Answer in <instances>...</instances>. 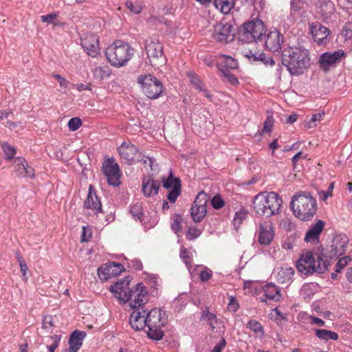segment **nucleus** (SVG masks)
<instances>
[{
  "mask_svg": "<svg viewBox=\"0 0 352 352\" xmlns=\"http://www.w3.org/2000/svg\"><path fill=\"white\" fill-rule=\"evenodd\" d=\"M129 283V277H124L111 285L110 291L120 302H128L129 307L134 309L142 308L148 299L146 287L142 283H138L130 288Z\"/></svg>",
  "mask_w": 352,
  "mask_h": 352,
  "instance_id": "obj_1",
  "label": "nucleus"
},
{
  "mask_svg": "<svg viewBox=\"0 0 352 352\" xmlns=\"http://www.w3.org/2000/svg\"><path fill=\"white\" fill-rule=\"evenodd\" d=\"M282 63L292 76L304 74L311 65L309 50L303 46H292L282 52Z\"/></svg>",
  "mask_w": 352,
  "mask_h": 352,
  "instance_id": "obj_2",
  "label": "nucleus"
},
{
  "mask_svg": "<svg viewBox=\"0 0 352 352\" xmlns=\"http://www.w3.org/2000/svg\"><path fill=\"white\" fill-rule=\"evenodd\" d=\"M291 208L296 217L308 221L314 218L318 207L316 199L309 192L300 191L293 195Z\"/></svg>",
  "mask_w": 352,
  "mask_h": 352,
  "instance_id": "obj_3",
  "label": "nucleus"
},
{
  "mask_svg": "<svg viewBox=\"0 0 352 352\" xmlns=\"http://www.w3.org/2000/svg\"><path fill=\"white\" fill-rule=\"evenodd\" d=\"M282 204L283 199L274 192H261L254 196L253 201L254 212L267 217L277 214Z\"/></svg>",
  "mask_w": 352,
  "mask_h": 352,
  "instance_id": "obj_4",
  "label": "nucleus"
},
{
  "mask_svg": "<svg viewBox=\"0 0 352 352\" xmlns=\"http://www.w3.org/2000/svg\"><path fill=\"white\" fill-rule=\"evenodd\" d=\"M328 266L329 263L322 253L311 251L302 254L296 263L297 270L307 276L315 272L322 274L327 270Z\"/></svg>",
  "mask_w": 352,
  "mask_h": 352,
  "instance_id": "obj_5",
  "label": "nucleus"
},
{
  "mask_svg": "<svg viewBox=\"0 0 352 352\" xmlns=\"http://www.w3.org/2000/svg\"><path fill=\"white\" fill-rule=\"evenodd\" d=\"M133 51L129 43L118 40L107 47L105 56L112 66L119 68L125 66L132 58Z\"/></svg>",
  "mask_w": 352,
  "mask_h": 352,
  "instance_id": "obj_6",
  "label": "nucleus"
},
{
  "mask_svg": "<svg viewBox=\"0 0 352 352\" xmlns=\"http://www.w3.org/2000/svg\"><path fill=\"white\" fill-rule=\"evenodd\" d=\"M165 312L160 309L155 308L146 312L147 330L148 338L159 340L164 336L162 329L166 323Z\"/></svg>",
  "mask_w": 352,
  "mask_h": 352,
  "instance_id": "obj_7",
  "label": "nucleus"
},
{
  "mask_svg": "<svg viewBox=\"0 0 352 352\" xmlns=\"http://www.w3.org/2000/svg\"><path fill=\"white\" fill-rule=\"evenodd\" d=\"M265 32L266 29L261 20H252L241 26L239 32V39L243 43L263 41L265 38Z\"/></svg>",
  "mask_w": 352,
  "mask_h": 352,
  "instance_id": "obj_8",
  "label": "nucleus"
},
{
  "mask_svg": "<svg viewBox=\"0 0 352 352\" xmlns=\"http://www.w3.org/2000/svg\"><path fill=\"white\" fill-rule=\"evenodd\" d=\"M144 48L150 63L158 65L164 60L163 45L157 37H149L144 42Z\"/></svg>",
  "mask_w": 352,
  "mask_h": 352,
  "instance_id": "obj_9",
  "label": "nucleus"
},
{
  "mask_svg": "<svg viewBox=\"0 0 352 352\" xmlns=\"http://www.w3.org/2000/svg\"><path fill=\"white\" fill-rule=\"evenodd\" d=\"M138 82L142 85L144 94L151 99L157 98L162 92L161 82L152 75H146L138 78Z\"/></svg>",
  "mask_w": 352,
  "mask_h": 352,
  "instance_id": "obj_10",
  "label": "nucleus"
},
{
  "mask_svg": "<svg viewBox=\"0 0 352 352\" xmlns=\"http://www.w3.org/2000/svg\"><path fill=\"white\" fill-rule=\"evenodd\" d=\"M274 227L272 221L264 219L257 223L256 236L259 244L267 245L272 243L274 237Z\"/></svg>",
  "mask_w": 352,
  "mask_h": 352,
  "instance_id": "obj_11",
  "label": "nucleus"
},
{
  "mask_svg": "<svg viewBox=\"0 0 352 352\" xmlns=\"http://www.w3.org/2000/svg\"><path fill=\"white\" fill-rule=\"evenodd\" d=\"M208 195L201 190L196 195L194 204L190 208V215L195 222H200L207 214Z\"/></svg>",
  "mask_w": 352,
  "mask_h": 352,
  "instance_id": "obj_12",
  "label": "nucleus"
},
{
  "mask_svg": "<svg viewBox=\"0 0 352 352\" xmlns=\"http://www.w3.org/2000/svg\"><path fill=\"white\" fill-rule=\"evenodd\" d=\"M212 37L219 42L227 43L232 41L234 37L232 25L225 21H221L214 25Z\"/></svg>",
  "mask_w": 352,
  "mask_h": 352,
  "instance_id": "obj_13",
  "label": "nucleus"
},
{
  "mask_svg": "<svg viewBox=\"0 0 352 352\" xmlns=\"http://www.w3.org/2000/svg\"><path fill=\"white\" fill-rule=\"evenodd\" d=\"M309 32L314 41L318 45H325L329 40L330 30L321 23L316 22L309 23Z\"/></svg>",
  "mask_w": 352,
  "mask_h": 352,
  "instance_id": "obj_14",
  "label": "nucleus"
},
{
  "mask_svg": "<svg viewBox=\"0 0 352 352\" xmlns=\"http://www.w3.org/2000/svg\"><path fill=\"white\" fill-rule=\"evenodd\" d=\"M118 151L122 160L127 164H132L140 154L138 148L130 142H124L118 148Z\"/></svg>",
  "mask_w": 352,
  "mask_h": 352,
  "instance_id": "obj_15",
  "label": "nucleus"
},
{
  "mask_svg": "<svg viewBox=\"0 0 352 352\" xmlns=\"http://www.w3.org/2000/svg\"><path fill=\"white\" fill-rule=\"evenodd\" d=\"M124 270L122 264L109 263L101 265L98 270V275L102 281H107L113 276L122 273Z\"/></svg>",
  "mask_w": 352,
  "mask_h": 352,
  "instance_id": "obj_16",
  "label": "nucleus"
},
{
  "mask_svg": "<svg viewBox=\"0 0 352 352\" xmlns=\"http://www.w3.org/2000/svg\"><path fill=\"white\" fill-rule=\"evenodd\" d=\"M200 320L209 326L211 331H214L217 329V333H223V323L217 318L214 314L209 311L208 307L202 311Z\"/></svg>",
  "mask_w": 352,
  "mask_h": 352,
  "instance_id": "obj_17",
  "label": "nucleus"
},
{
  "mask_svg": "<svg viewBox=\"0 0 352 352\" xmlns=\"http://www.w3.org/2000/svg\"><path fill=\"white\" fill-rule=\"evenodd\" d=\"M344 52L342 50L333 52H325L320 55L319 63L320 67L325 72H327L331 67L340 61L342 57L344 56Z\"/></svg>",
  "mask_w": 352,
  "mask_h": 352,
  "instance_id": "obj_18",
  "label": "nucleus"
},
{
  "mask_svg": "<svg viewBox=\"0 0 352 352\" xmlns=\"http://www.w3.org/2000/svg\"><path fill=\"white\" fill-rule=\"evenodd\" d=\"M81 45L88 55L96 57L100 51L98 37L87 34L81 38Z\"/></svg>",
  "mask_w": 352,
  "mask_h": 352,
  "instance_id": "obj_19",
  "label": "nucleus"
},
{
  "mask_svg": "<svg viewBox=\"0 0 352 352\" xmlns=\"http://www.w3.org/2000/svg\"><path fill=\"white\" fill-rule=\"evenodd\" d=\"M164 187L170 190L167 199L171 203H175L179 195H181V180L179 177H167L164 181Z\"/></svg>",
  "mask_w": 352,
  "mask_h": 352,
  "instance_id": "obj_20",
  "label": "nucleus"
},
{
  "mask_svg": "<svg viewBox=\"0 0 352 352\" xmlns=\"http://www.w3.org/2000/svg\"><path fill=\"white\" fill-rule=\"evenodd\" d=\"M83 207L88 210V212H92L94 214L101 212V202L98 195L95 194L92 185L89 186V192L85 201L83 202Z\"/></svg>",
  "mask_w": 352,
  "mask_h": 352,
  "instance_id": "obj_21",
  "label": "nucleus"
},
{
  "mask_svg": "<svg viewBox=\"0 0 352 352\" xmlns=\"http://www.w3.org/2000/svg\"><path fill=\"white\" fill-rule=\"evenodd\" d=\"M131 327L135 331L147 328L146 311L142 308L134 309L129 318Z\"/></svg>",
  "mask_w": 352,
  "mask_h": 352,
  "instance_id": "obj_22",
  "label": "nucleus"
},
{
  "mask_svg": "<svg viewBox=\"0 0 352 352\" xmlns=\"http://www.w3.org/2000/svg\"><path fill=\"white\" fill-rule=\"evenodd\" d=\"M263 40H265L266 48L273 52H279L281 48V45L283 43V36L278 31L274 30L265 35V38Z\"/></svg>",
  "mask_w": 352,
  "mask_h": 352,
  "instance_id": "obj_23",
  "label": "nucleus"
},
{
  "mask_svg": "<svg viewBox=\"0 0 352 352\" xmlns=\"http://www.w3.org/2000/svg\"><path fill=\"white\" fill-rule=\"evenodd\" d=\"M325 222L318 220L311 226L308 231L305 234L304 241L307 243L317 244L320 241V236L324 229Z\"/></svg>",
  "mask_w": 352,
  "mask_h": 352,
  "instance_id": "obj_24",
  "label": "nucleus"
},
{
  "mask_svg": "<svg viewBox=\"0 0 352 352\" xmlns=\"http://www.w3.org/2000/svg\"><path fill=\"white\" fill-rule=\"evenodd\" d=\"M349 239L344 234H340L333 238L331 250L333 256H340L345 254Z\"/></svg>",
  "mask_w": 352,
  "mask_h": 352,
  "instance_id": "obj_25",
  "label": "nucleus"
},
{
  "mask_svg": "<svg viewBox=\"0 0 352 352\" xmlns=\"http://www.w3.org/2000/svg\"><path fill=\"white\" fill-rule=\"evenodd\" d=\"M160 182L152 177H145L142 182V192L146 197H152L158 195Z\"/></svg>",
  "mask_w": 352,
  "mask_h": 352,
  "instance_id": "obj_26",
  "label": "nucleus"
},
{
  "mask_svg": "<svg viewBox=\"0 0 352 352\" xmlns=\"http://www.w3.org/2000/svg\"><path fill=\"white\" fill-rule=\"evenodd\" d=\"M294 274L295 271L288 265L277 267L274 272L275 279L280 284L290 282Z\"/></svg>",
  "mask_w": 352,
  "mask_h": 352,
  "instance_id": "obj_27",
  "label": "nucleus"
},
{
  "mask_svg": "<svg viewBox=\"0 0 352 352\" xmlns=\"http://www.w3.org/2000/svg\"><path fill=\"white\" fill-rule=\"evenodd\" d=\"M218 67L221 72L235 69L238 67L237 60L232 56L221 54L218 56Z\"/></svg>",
  "mask_w": 352,
  "mask_h": 352,
  "instance_id": "obj_28",
  "label": "nucleus"
},
{
  "mask_svg": "<svg viewBox=\"0 0 352 352\" xmlns=\"http://www.w3.org/2000/svg\"><path fill=\"white\" fill-rule=\"evenodd\" d=\"M86 336V332L80 331L78 330H76L72 333L69 340V352H77L79 351L82 344V340Z\"/></svg>",
  "mask_w": 352,
  "mask_h": 352,
  "instance_id": "obj_29",
  "label": "nucleus"
},
{
  "mask_svg": "<svg viewBox=\"0 0 352 352\" xmlns=\"http://www.w3.org/2000/svg\"><path fill=\"white\" fill-rule=\"evenodd\" d=\"M263 292H264L265 298H260L262 302H267V300L278 302L281 296L279 288L273 284L265 285L263 287Z\"/></svg>",
  "mask_w": 352,
  "mask_h": 352,
  "instance_id": "obj_30",
  "label": "nucleus"
},
{
  "mask_svg": "<svg viewBox=\"0 0 352 352\" xmlns=\"http://www.w3.org/2000/svg\"><path fill=\"white\" fill-rule=\"evenodd\" d=\"M102 170L105 176H121L119 165L113 157L104 161Z\"/></svg>",
  "mask_w": 352,
  "mask_h": 352,
  "instance_id": "obj_31",
  "label": "nucleus"
},
{
  "mask_svg": "<svg viewBox=\"0 0 352 352\" xmlns=\"http://www.w3.org/2000/svg\"><path fill=\"white\" fill-rule=\"evenodd\" d=\"M336 12L334 3L330 0H322L319 6L318 13L325 21L331 18Z\"/></svg>",
  "mask_w": 352,
  "mask_h": 352,
  "instance_id": "obj_32",
  "label": "nucleus"
},
{
  "mask_svg": "<svg viewBox=\"0 0 352 352\" xmlns=\"http://www.w3.org/2000/svg\"><path fill=\"white\" fill-rule=\"evenodd\" d=\"M17 161L18 162L15 165V167L16 168L18 175H25L26 176L34 175V169L28 165V164L23 158H19Z\"/></svg>",
  "mask_w": 352,
  "mask_h": 352,
  "instance_id": "obj_33",
  "label": "nucleus"
},
{
  "mask_svg": "<svg viewBox=\"0 0 352 352\" xmlns=\"http://www.w3.org/2000/svg\"><path fill=\"white\" fill-rule=\"evenodd\" d=\"M314 331L316 336L322 340H338L339 338L338 333L325 329H316Z\"/></svg>",
  "mask_w": 352,
  "mask_h": 352,
  "instance_id": "obj_34",
  "label": "nucleus"
},
{
  "mask_svg": "<svg viewBox=\"0 0 352 352\" xmlns=\"http://www.w3.org/2000/svg\"><path fill=\"white\" fill-rule=\"evenodd\" d=\"M216 8L223 14H228L234 6V0H213Z\"/></svg>",
  "mask_w": 352,
  "mask_h": 352,
  "instance_id": "obj_35",
  "label": "nucleus"
},
{
  "mask_svg": "<svg viewBox=\"0 0 352 352\" xmlns=\"http://www.w3.org/2000/svg\"><path fill=\"white\" fill-rule=\"evenodd\" d=\"M111 73V69L108 66L97 67L92 70L94 79L98 81L107 79L109 77Z\"/></svg>",
  "mask_w": 352,
  "mask_h": 352,
  "instance_id": "obj_36",
  "label": "nucleus"
},
{
  "mask_svg": "<svg viewBox=\"0 0 352 352\" xmlns=\"http://www.w3.org/2000/svg\"><path fill=\"white\" fill-rule=\"evenodd\" d=\"M246 327L255 333L256 338H263L265 336V330L260 322L250 320L246 324Z\"/></svg>",
  "mask_w": 352,
  "mask_h": 352,
  "instance_id": "obj_37",
  "label": "nucleus"
},
{
  "mask_svg": "<svg viewBox=\"0 0 352 352\" xmlns=\"http://www.w3.org/2000/svg\"><path fill=\"white\" fill-rule=\"evenodd\" d=\"M137 161L140 162L142 164V168H144L146 170H155L157 168V164H155V160L153 157H142L140 158V155L138 156Z\"/></svg>",
  "mask_w": 352,
  "mask_h": 352,
  "instance_id": "obj_38",
  "label": "nucleus"
},
{
  "mask_svg": "<svg viewBox=\"0 0 352 352\" xmlns=\"http://www.w3.org/2000/svg\"><path fill=\"white\" fill-rule=\"evenodd\" d=\"M125 6L131 12V13L134 14H140L143 8L142 3L141 2H133L131 0H127L125 2Z\"/></svg>",
  "mask_w": 352,
  "mask_h": 352,
  "instance_id": "obj_39",
  "label": "nucleus"
},
{
  "mask_svg": "<svg viewBox=\"0 0 352 352\" xmlns=\"http://www.w3.org/2000/svg\"><path fill=\"white\" fill-rule=\"evenodd\" d=\"M199 271L201 281L206 282L211 279L212 276V270H209L206 266L200 265L197 267Z\"/></svg>",
  "mask_w": 352,
  "mask_h": 352,
  "instance_id": "obj_40",
  "label": "nucleus"
},
{
  "mask_svg": "<svg viewBox=\"0 0 352 352\" xmlns=\"http://www.w3.org/2000/svg\"><path fill=\"white\" fill-rule=\"evenodd\" d=\"M16 258L18 263H19V265H20V269H21V272L22 274L23 280L25 281H27L28 280L27 273L28 271V265L19 252L16 253Z\"/></svg>",
  "mask_w": 352,
  "mask_h": 352,
  "instance_id": "obj_41",
  "label": "nucleus"
},
{
  "mask_svg": "<svg viewBox=\"0 0 352 352\" xmlns=\"http://www.w3.org/2000/svg\"><path fill=\"white\" fill-rule=\"evenodd\" d=\"M1 148L7 160H10L16 154L15 148L7 142L1 143Z\"/></svg>",
  "mask_w": 352,
  "mask_h": 352,
  "instance_id": "obj_42",
  "label": "nucleus"
},
{
  "mask_svg": "<svg viewBox=\"0 0 352 352\" xmlns=\"http://www.w3.org/2000/svg\"><path fill=\"white\" fill-rule=\"evenodd\" d=\"M324 116V112H320L318 113H316L312 115L311 119L307 121L305 124V126L308 129H311L317 126L318 123L320 122Z\"/></svg>",
  "mask_w": 352,
  "mask_h": 352,
  "instance_id": "obj_43",
  "label": "nucleus"
},
{
  "mask_svg": "<svg viewBox=\"0 0 352 352\" xmlns=\"http://www.w3.org/2000/svg\"><path fill=\"white\" fill-rule=\"evenodd\" d=\"M180 257L183 259L184 263L187 265L190 271L192 263L191 253L188 251L187 248L182 247L180 252Z\"/></svg>",
  "mask_w": 352,
  "mask_h": 352,
  "instance_id": "obj_44",
  "label": "nucleus"
},
{
  "mask_svg": "<svg viewBox=\"0 0 352 352\" xmlns=\"http://www.w3.org/2000/svg\"><path fill=\"white\" fill-rule=\"evenodd\" d=\"M334 188V184L332 182L328 186L327 190H321L318 192L320 200L322 201H327L328 197L333 196V190Z\"/></svg>",
  "mask_w": 352,
  "mask_h": 352,
  "instance_id": "obj_45",
  "label": "nucleus"
},
{
  "mask_svg": "<svg viewBox=\"0 0 352 352\" xmlns=\"http://www.w3.org/2000/svg\"><path fill=\"white\" fill-rule=\"evenodd\" d=\"M182 217L180 215L176 214L173 216V221L171 223V229L175 233H178L182 229Z\"/></svg>",
  "mask_w": 352,
  "mask_h": 352,
  "instance_id": "obj_46",
  "label": "nucleus"
},
{
  "mask_svg": "<svg viewBox=\"0 0 352 352\" xmlns=\"http://www.w3.org/2000/svg\"><path fill=\"white\" fill-rule=\"evenodd\" d=\"M130 213L132 214V216L135 218V219L141 220V217L142 216V206L140 204L135 203L130 208Z\"/></svg>",
  "mask_w": 352,
  "mask_h": 352,
  "instance_id": "obj_47",
  "label": "nucleus"
},
{
  "mask_svg": "<svg viewBox=\"0 0 352 352\" xmlns=\"http://www.w3.org/2000/svg\"><path fill=\"white\" fill-rule=\"evenodd\" d=\"M187 75L191 83L194 85L196 89L202 90V82L199 79V76L192 72H188Z\"/></svg>",
  "mask_w": 352,
  "mask_h": 352,
  "instance_id": "obj_48",
  "label": "nucleus"
},
{
  "mask_svg": "<svg viewBox=\"0 0 352 352\" xmlns=\"http://www.w3.org/2000/svg\"><path fill=\"white\" fill-rule=\"evenodd\" d=\"M201 230L195 226H190L188 229L186 237L188 240H193L199 236Z\"/></svg>",
  "mask_w": 352,
  "mask_h": 352,
  "instance_id": "obj_49",
  "label": "nucleus"
},
{
  "mask_svg": "<svg viewBox=\"0 0 352 352\" xmlns=\"http://www.w3.org/2000/svg\"><path fill=\"white\" fill-rule=\"evenodd\" d=\"M212 206L216 210H219L224 207L225 201L220 195H214L211 201Z\"/></svg>",
  "mask_w": 352,
  "mask_h": 352,
  "instance_id": "obj_50",
  "label": "nucleus"
},
{
  "mask_svg": "<svg viewBox=\"0 0 352 352\" xmlns=\"http://www.w3.org/2000/svg\"><path fill=\"white\" fill-rule=\"evenodd\" d=\"M258 61L262 62L266 66H274L275 64L274 60L271 56H267L264 53H260Z\"/></svg>",
  "mask_w": 352,
  "mask_h": 352,
  "instance_id": "obj_51",
  "label": "nucleus"
},
{
  "mask_svg": "<svg viewBox=\"0 0 352 352\" xmlns=\"http://www.w3.org/2000/svg\"><path fill=\"white\" fill-rule=\"evenodd\" d=\"M81 124V120L78 118H72L68 122V127L72 131H76Z\"/></svg>",
  "mask_w": 352,
  "mask_h": 352,
  "instance_id": "obj_52",
  "label": "nucleus"
},
{
  "mask_svg": "<svg viewBox=\"0 0 352 352\" xmlns=\"http://www.w3.org/2000/svg\"><path fill=\"white\" fill-rule=\"evenodd\" d=\"M274 126V118L272 116L267 117L263 129V133H271Z\"/></svg>",
  "mask_w": 352,
  "mask_h": 352,
  "instance_id": "obj_53",
  "label": "nucleus"
},
{
  "mask_svg": "<svg viewBox=\"0 0 352 352\" xmlns=\"http://www.w3.org/2000/svg\"><path fill=\"white\" fill-rule=\"evenodd\" d=\"M351 261V258L349 256H344L338 260V263L336 264V272H340V271L345 267V266L349 264Z\"/></svg>",
  "mask_w": 352,
  "mask_h": 352,
  "instance_id": "obj_54",
  "label": "nucleus"
},
{
  "mask_svg": "<svg viewBox=\"0 0 352 352\" xmlns=\"http://www.w3.org/2000/svg\"><path fill=\"white\" fill-rule=\"evenodd\" d=\"M224 78L227 81L232 85H236L239 83V80L235 76H234L230 71H226L222 72Z\"/></svg>",
  "mask_w": 352,
  "mask_h": 352,
  "instance_id": "obj_55",
  "label": "nucleus"
},
{
  "mask_svg": "<svg viewBox=\"0 0 352 352\" xmlns=\"http://www.w3.org/2000/svg\"><path fill=\"white\" fill-rule=\"evenodd\" d=\"M58 14L53 12L50 14L43 15L41 16L42 22L47 23L48 24H54V21L57 19Z\"/></svg>",
  "mask_w": 352,
  "mask_h": 352,
  "instance_id": "obj_56",
  "label": "nucleus"
},
{
  "mask_svg": "<svg viewBox=\"0 0 352 352\" xmlns=\"http://www.w3.org/2000/svg\"><path fill=\"white\" fill-rule=\"evenodd\" d=\"M90 239H91V232L90 230L87 227H82V234H81V241L87 242Z\"/></svg>",
  "mask_w": 352,
  "mask_h": 352,
  "instance_id": "obj_57",
  "label": "nucleus"
},
{
  "mask_svg": "<svg viewBox=\"0 0 352 352\" xmlns=\"http://www.w3.org/2000/svg\"><path fill=\"white\" fill-rule=\"evenodd\" d=\"M304 1L302 0H292L291 8L292 10L297 12L303 8Z\"/></svg>",
  "mask_w": 352,
  "mask_h": 352,
  "instance_id": "obj_58",
  "label": "nucleus"
},
{
  "mask_svg": "<svg viewBox=\"0 0 352 352\" xmlns=\"http://www.w3.org/2000/svg\"><path fill=\"white\" fill-rule=\"evenodd\" d=\"M243 53L244 56L247 57L249 60L252 61H258L260 53L252 52V50L244 51Z\"/></svg>",
  "mask_w": 352,
  "mask_h": 352,
  "instance_id": "obj_59",
  "label": "nucleus"
},
{
  "mask_svg": "<svg viewBox=\"0 0 352 352\" xmlns=\"http://www.w3.org/2000/svg\"><path fill=\"white\" fill-rule=\"evenodd\" d=\"M245 218V214L242 211L236 212L234 219V225L239 226Z\"/></svg>",
  "mask_w": 352,
  "mask_h": 352,
  "instance_id": "obj_60",
  "label": "nucleus"
},
{
  "mask_svg": "<svg viewBox=\"0 0 352 352\" xmlns=\"http://www.w3.org/2000/svg\"><path fill=\"white\" fill-rule=\"evenodd\" d=\"M53 76L55 78L56 80H58L60 87L63 88L68 87L69 82L65 78L60 76L59 74H54Z\"/></svg>",
  "mask_w": 352,
  "mask_h": 352,
  "instance_id": "obj_61",
  "label": "nucleus"
},
{
  "mask_svg": "<svg viewBox=\"0 0 352 352\" xmlns=\"http://www.w3.org/2000/svg\"><path fill=\"white\" fill-rule=\"evenodd\" d=\"M226 345V341L225 338H222L219 341V344L214 346L213 350H212L211 352H221V351L224 349Z\"/></svg>",
  "mask_w": 352,
  "mask_h": 352,
  "instance_id": "obj_62",
  "label": "nucleus"
},
{
  "mask_svg": "<svg viewBox=\"0 0 352 352\" xmlns=\"http://www.w3.org/2000/svg\"><path fill=\"white\" fill-rule=\"evenodd\" d=\"M238 308H239V305H238L237 301L236 300V299L234 298L231 296L230 298V302H229V305H228V309L230 311L235 312V311H236Z\"/></svg>",
  "mask_w": 352,
  "mask_h": 352,
  "instance_id": "obj_63",
  "label": "nucleus"
},
{
  "mask_svg": "<svg viewBox=\"0 0 352 352\" xmlns=\"http://www.w3.org/2000/svg\"><path fill=\"white\" fill-rule=\"evenodd\" d=\"M120 177H106L107 184L109 185H111L112 186H118L120 184Z\"/></svg>",
  "mask_w": 352,
  "mask_h": 352,
  "instance_id": "obj_64",
  "label": "nucleus"
}]
</instances>
